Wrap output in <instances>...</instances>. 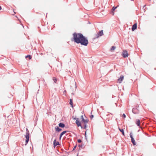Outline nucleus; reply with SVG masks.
Segmentation results:
<instances>
[{
	"instance_id": "8",
	"label": "nucleus",
	"mask_w": 156,
	"mask_h": 156,
	"mask_svg": "<svg viewBox=\"0 0 156 156\" xmlns=\"http://www.w3.org/2000/svg\"><path fill=\"white\" fill-rule=\"evenodd\" d=\"M137 23H134L133 26L132 27V31H134L137 28Z\"/></svg>"
},
{
	"instance_id": "6",
	"label": "nucleus",
	"mask_w": 156,
	"mask_h": 156,
	"mask_svg": "<svg viewBox=\"0 0 156 156\" xmlns=\"http://www.w3.org/2000/svg\"><path fill=\"white\" fill-rule=\"evenodd\" d=\"M132 112L135 114H138L139 113V111L138 109L136 108H134L132 110Z\"/></svg>"
},
{
	"instance_id": "29",
	"label": "nucleus",
	"mask_w": 156,
	"mask_h": 156,
	"mask_svg": "<svg viewBox=\"0 0 156 156\" xmlns=\"http://www.w3.org/2000/svg\"><path fill=\"white\" fill-rule=\"evenodd\" d=\"M76 146H77V145H76V146H75L74 147V148H73V151H74V150L76 148Z\"/></svg>"
},
{
	"instance_id": "22",
	"label": "nucleus",
	"mask_w": 156,
	"mask_h": 156,
	"mask_svg": "<svg viewBox=\"0 0 156 156\" xmlns=\"http://www.w3.org/2000/svg\"><path fill=\"white\" fill-rule=\"evenodd\" d=\"M53 80L54 81V82L55 83H56V82L57 81V79L55 77H53Z\"/></svg>"
},
{
	"instance_id": "15",
	"label": "nucleus",
	"mask_w": 156,
	"mask_h": 156,
	"mask_svg": "<svg viewBox=\"0 0 156 156\" xmlns=\"http://www.w3.org/2000/svg\"><path fill=\"white\" fill-rule=\"evenodd\" d=\"M119 130L121 132L122 134L123 135L125 136V133H124V132L123 129H120L119 127Z\"/></svg>"
},
{
	"instance_id": "21",
	"label": "nucleus",
	"mask_w": 156,
	"mask_h": 156,
	"mask_svg": "<svg viewBox=\"0 0 156 156\" xmlns=\"http://www.w3.org/2000/svg\"><path fill=\"white\" fill-rule=\"evenodd\" d=\"M87 122L84 123V127H83V128L82 129L84 128V129H86V128L87 127Z\"/></svg>"
},
{
	"instance_id": "7",
	"label": "nucleus",
	"mask_w": 156,
	"mask_h": 156,
	"mask_svg": "<svg viewBox=\"0 0 156 156\" xmlns=\"http://www.w3.org/2000/svg\"><path fill=\"white\" fill-rule=\"evenodd\" d=\"M60 145L58 141H57L56 142V139H55L53 142V146L54 147L57 145Z\"/></svg>"
},
{
	"instance_id": "4",
	"label": "nucleus",
	"mask_w": 156,
	"mask_h": 156,
	"mask_svg": "<svg viewBox=\"0 0 156 156\" xmlns=\"http://www.w3.org/2000/svg\"><path fill=\"white\" fill-rule=\"evenodd\" d=\"M122 55L124 58L127 57L128 56V53L127 51L126 50H123Z\"/></svg>"
},
{
	"instance_id": "11",
	"label": "nucleus",
	"mask_w": 156,
	"mask_h": 156,
	"mask_svg": "<svg viewBox=\"0 0 156 156\" xmlns=\"http://www.w3.org/2000/svg\"><path fill=\"white\" fill-rule=\"evenodd\" d=\"M60 127L58 126H56L55 127V131L57 132H59L61 131L62 130V129L60 128H59Z\"/></svg>"
},
{
	"instance_id": "30",
	"label": "nucleus",
	"mask_w": 156,
	"mask_h": 156,
	"mask_svg": "<svg viewBox=\"0 0 156 156\" xmlns=\"http://www.w3.org/2000/svg\"><path fill=\"white\" fill-rule=\"evenodd\" d=\"M62 136V135H61V134H60V136H59V138L60 140L61 139Z\"/></svg>"
},
{
	"instance_id": "27",
	"label": "nucleus",
	"mask_w": 156,
	"mask_h": 156,
	"mask_svg": "<svg viewBox=\"0 0 156 156\" xmlns=\"http://www.w3.org/2000/svg\"><path fill=\"white\" fill-rule=\"evenodd\" d=\"M90 117L91 119H92L94 117V115H91L90 116Z\"/></svg>"
},
{
	"instance_id": "24",
	"label": "nucleus",
	"mask_w": 156,
	"mask_h": 156,
	"mask_svg": "<svg viewBox=\"0 0 156 156\" xmlns=\"http://www.w3.org/2000/svg\"><path fill=\"white\" fill-rule=\"evenodd\" d=\"M78 147H80V148H83V145L82 144H79L78 145Z\"/></svg>"
},
{
	"instance_id": "16",
	"label": "nucleus",
	"mask_w": 156,
	"mask_h": 156,
	"mask_svg": "<svg viewBox=\"0 0 156 156\" xmlns=\"http://www.w3.org/2000/svg\"><path fill=\"white\" fill-rule=\"evenodd\" d=\"M30 133L29 132H26V135H25L26 138H30Z\"/></svg>"
},
{
	"instance_id": "17",
	"label": "nucleus",
	"mask_w": 156,
	"mask_h": 156,
	"mask_svg": "<svg viewBox=\"0 0 156 156\" xmlns=\"http://www.w3.org/2000/svg\"><path fill=\"white\" fill-rule=\"evenodd\" d=\"M69 104L72 107H73V100L72 99H70L69 100Z\"/></svg>"
},
{
	"instance_id": "1",
	"label": "nucleus",
	"mask_w": 156,
	"mask_h": 156,
	"mask_svg": "<svg viewBox=\"0 0 156 156\" xmlns=\"http://www.w3.org/2000/svg\"><path fill=\"white\" fill-rule=\"evenodd\" d=\"M73 37L71 41H74L77 44H80L82 45L87 46L88 41L87 38L81 33H74L73 34Z\"/></svg>"
},
{
	"instance_id": "9",
	"label": "nucleus",
	"mask_w": 156,
	"mask_h": 156,
	"mask_svg": "<svg viewBox=\"0 0 156 156\" xmlns=\"http://www.w3.org/2000/svg\"><path fill=\"white\" fill-rule=\"evenodd\" d=\"M81 118L82 119V122L84 123L85 122H88L89 121V120L88 119H85L83 118V115H81Z\"/></svg>"
},
{
	"instance_id": "12",
	"label": "nucleus",
	"mask_w": 156,
	"mask_h": 156,
	"mask_svg": "<svg viewBox=\"0 0 156 156\" xmlns=\"http://www.w3.org/2000/svg\"><path fill=\"white\" fill-rule=\"evenodd\" d=\"M58 126L60 127L64 128L65 127V125L63 123L60 122L58 124Z\"/></svg>"
},
{
	"instance_id": "13",
	"label": "nucleus",
	"mask_w": 156,
	"mask_h": 156,
	"mask_svg": "<svg viewBox=\"0 0 156 156\" xmlns=\"http://www.w3.org/2000/svg\"><path fill=\"white\" fill-rule=\"evenodd\" d=\"M118 6H113V7L112 9L111 10V12L113 15H114V11L117 8Z\"/></svg>"
},
{
	"instance_id": "3",
	"label": "nucleus",
	"mask_w": 156,
	"mask_h": 156,
	"mask_svg": "<svg viewBox=\"0 0 156 156\" xmlns=\"http://www.w3.org/2000/svg\"><path fill=\"white\" fill-rule=\"evenodd\" d=\"M129 136L131 139V141L133 143V145H136L135 141L133 136V134L132 132H131L129 134Z\"/></svg>"
},
{
	"instance_id": "10",
	"label": "nucleus",
	"mask_w": 156,
	"mask_h": 156,
	"mask_svg": "<svg viewBox=\"0 0 156 156\" xmlns=\"http://www.w3.org/2000/svg\"><path fill=\"white\" fill-rule=\"evenodd\" d=\"M124 78V76L122 75L121 76L120 78L118 79V82L119 83L122 82Z\"/></svg>"
},
{
	"instance_id": "14",
	"label": "nucleus",
	"mask_w": 156,
	"mask_h": 156,
	"mask_svg": "<svg viewBox=\"0 0 156 156\" xmlns=\"http://www.w3.org/2000/svg\"><path fill=\"white\" fill-rule=\"evenodd\" d=\"M136 124L138 126H139L140 124V120L138 119H136Z\"/></svg>"
},
{
	"instance_id": "26",
	"label": "nucleus",
	"mask_w": 156,
	"mask_h": 156,
	"mask_svg": "<svg viewBox=\"0 0 156 156\" xmlns=\"http://www.w3.org/2000/svg\"><path fill=\"white\" fill-rule=\"evenodd\" d=\"M77 142L78 143H80L82 142V140L80 139H78L77 140Z\"/></svg>"
},
{
	"instance_id": "18",
	"label": "nucleus",
	"mask_w": 156,
	"mask_h": 156,
	"mask_svg": "<svg viewBox=\"0 0 156 156\" xmlns=\"http://www.w3.org/2000/svg\"><path fill=\"white\" fill-rule=\"evenodd\" d=\"M28 58L30 60L31 58V56L30 55H28L25 56V58Z\"/></svg>"
},
{
	"instance_id": "33",
	"label": "nucleus",
	"mask_w": 156,
	"mask_h": 156,
	"mask_svg": "<svg viewBox=\"0 0 156 156\" xmlns=\"http://www.w3.org/2000/svg\"><path fill=\"white\" fill-rule=\"evenodd\" d=\"M66 90H64V91L63 93H66Z\"/></svg>"
},
{
	"instance_id": "19",
	"label": "nucleus",
	"mask_w": 156,
	"mask_h": 156,
	"mask_svg": "<svg viewBox=\"0 0 156 156\" xmlns=\"http://www.w3.org/2000/svg\"><path fill=\"white\" fill-rule=\"evenodd\" d=\"M29 138H26V141H25L26 144H25V145H26L27 144V143H28V142L29 141Z\"/></svg>"
},
{
	"instance_id": "2",
	"label": "nucleus",
	"mask_w": 156,
	"mask_h": 156,
	"mask_svg": "<svg viewBox=\"0 0 156 156\" xmlns=\"http://www.w3.org/2000/svg\"><path fill=\"white\" fill-rule=\"evenodd\" d=\"M72 118L74 120H76V123L78 127L80 126L81 128H83V126L81 125L80 122L79 121V119L76 118H74L73 116Z\"/></svg>"
},
{
	"instance_id": "31",
	"label": "nucleus",
	"mask_w": 156,
	"mask_h": 156,
	"mask_svg": "<svg viewBox=\"0 0 156 156\" xmlns=\"http://www.w3.org/2000/svg\"><path fill=\"white\" fill-rule=\"evenodd\" d=\"M146 5H144L143 6V9H144V11L145 12V9H144Z\"/></svg>"
},
{
	"instance_id": "28",
	"label": "nucleus",
	"mask_w": 156,
	"mask_h": 156,
	"mask_svg": "<svg viewBox=\"0 0 156 156\" xmlns=\"http://www.w3.org/2000/svg\"><path fill=\"white\" fill-rule=\"evenodd\" d=\"M122 117L124 118H126V115H125V114H123V115H122Z\"/></svg>"
},
{
	"instance_id": "23",
	"label": "nucleus",
	"mask_w": 156,
	"mask_h": 156,
	"mask_svg": "<svg viewBox=\"0 0 156 156\" xmlns=\"http://www.w3.org/2000/svg\"><path fill=\"white\" fill-rule=\"evenodd\" d=\"M115 48H116V47L115 46H112V48H111V51H113L114 50H115Z\"/></svg>"
},
{
	"instance_id": "32",
	"label": "nucleus",
	"mask_w": 156,
	"mask_h": 156,
	"mask_svg": "<svg viewBox=\"0 0 156 156\" xmlns=\"http://www.w3.org/2000/svg\"><path fill=\"white\" fill-rule=\"evenodd\" d=\"M26 132H29L28 129L27 128H26Z\"/></svg>"
},
{
	"instance_id": "25",
	"label": "nucleus",
	"mask_w": 156,
	"mask_h": 156,
	"mask_svg": "<svg viewBox=\"0 0 156 156\" xmlns=\"http://www.w3.org/2000/svg\"><path fill=\"white\" fill-rule=\"evenodd\" d=\"M85 139L87 140V136H86V131L85 132Z\"/></svg>"
},
{
	"instance_id": "20",
	"label": "nucleus",
	"mask_w": 156,
	"mask_h": 156,
	"mask_svg": "<svg viewBox=\"0 0 156 156\" xmlns=\"http://www.w3.org/2000/svg\"><path fill=\"white\" fill-rule=\"evenodd\" d=\"M68 132V131H63L60 134L62 135V136H63L64 134H65V133H67V132Z\"/></svg>"
},
{
	"instance_id": "34",
	"label": "nucleus",
	"mask_w": 156,
	"mask_h": 156,
	"mask_svg": "<svg viewBox=\"0 0 156 156\" xmlns=\"http://www.w3.org/2000/svg\"><path fill=\"white\" fill-rule=\"evenodd\" d=\"M2 9V7L1 6H0V10H1Z\"/></svg>"
},
{
	"instance_id": "5",
	"label": "nucleus",
	"mask_w": 156,
	"mask_h": 156,
	"mask_svg": "<svg viewBox=\"0 0 156 156\" xmlns=\"http://www.w3.org/2000/svg\"><path fill=\"white\" fill-rule=\"evenodd\" d=\"M103 34V30H101L96 35V38H98L100 36H101Z\"/></svg>"
}]
</instances>
